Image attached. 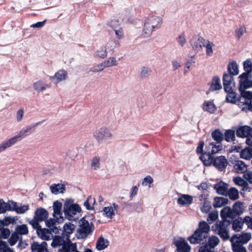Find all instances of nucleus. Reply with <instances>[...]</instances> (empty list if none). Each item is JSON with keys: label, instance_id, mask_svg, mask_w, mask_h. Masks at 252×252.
<instances>
[{"label": "nucleus", "instance_id": "obj_22", "mask_svg": "<svg viewBox=\"0 0 252 252\" xmlns=\"http://www.w3.org/2000/svg\"><path fill=\"white\" fill-rule=\"evenodd\" d=\"M248 165L242 160H236L233 166V169L237 173H243L247 170Z\"/></svg>", "mask_w": 252, "mask_h": 252}, {"label": "nucleus", "instance_id": "obj_58", "mask_svg": "<svg viewBox=\"0 0 252 252\" xmlns=\"http://www.w3.org/2000/svg\"><path fill=\"white\" fill-rule=\"evenodd\" d=\"M16 232L21 235H25L28 233V228L26 225H19L16 227Z\"/></svg>", "mask_w": 252, "mask_h": 252}, {"label": "nucleus", "instance_id": "obj_8", "mask_svg": "<svg viewBox=\"0 0 252 252\" xmlns=\"http://www.w3.org/2000/svg\"><path fill=\"white\" fill-rule=\"evenodd\" d=\"M243 96L238 102L239 107L243 111L252 112V92L244 93Z\"/></svg>", "mask_w": 252, "mask_h": 252}, {"label": "nucleus", "instance_id": "obj_11", "mask_svg": "<svg viewBox=\"0 0 252 252\" xmlns=\"http://www.w3.org/2000/svg\"><path fill=\"white\" fill-rule=\"evenodd\" d=\"M174 244L177 247L178 252H189L190 248L184 238L181 237L175 238Z\"/></svg>", "mask_w": 252, "mask_h": 252}, {"label": "nucleus", "instance_id": "obj_61", "mask_svg": "<svg viewBox=\"0 0 252 252\" xmlns=\"http://www.w3.org/2000/svg\"><path fill=\"white\" fill-rule=\"evenodd\" d=\"M219 217L218 212L217 211H213L211 212L207 219V221L209 223H211L216 220Z\"/></svg>", "mask_w": 252, "mask_h": 252}, {"label": "nucleus", "instance_id": "obj_50", "mask_svg": "<svg viewBox=\"0 0 252 252\" xmlns=\"http://www.w3.org/2000/svg\"><path fill=\"white\" fill-rule=\"evenodd\" d=\"M103 63L106 68L116 66L118 64L117 59L114 57L109 58L107 60L104 61Z\"/></svg>", "mask_w": 252, "mask_h": 252}, {"label": "nucleus", "instance_id": "obj_34", "mask_svg": "<svg viewBox=\"0 0 252 252\" xmlns=\"http://www.w3.org/2000/svg\"><path fill=\"white\" fill-rule=\"evenodd\" d=\"M245 208L244 203L240 201H237L233 204L232 209L237 216L243 214L245 210Z\"/></svg>", "mask_w": 252, "mask_h": 252}, {"label": "nucleus", "instance_id": "obj_54", "mask_svg": "<svg viewBox=\"0 0 252 252\" xmlns=\"http://www.w3.org/2000/svg\"><path fill=\"white\" fill-rule=\"evenodd\" d=\"M195 63V60L192 56L185 64L184 67V74H187L191 69Z\"/></svg>", "mask_w": 252, "mask_h": 252}, {"label": "nucleus", "instance_id": "obj_29", "mask_svg": "<svg viewBox=\"0 0 252 252\" xmlns=\"http://www.w3.org/2000/svg\"><path fill=\"white\" fill-rule=\"evenodd\" d=\"M193 201V197L188 194H183L177 199V203L181 206L189 205Z\"/></svg>", "mask_w": 252, "mask_h": 252}, {"label": "nucleus", "instance_id": "obj_53", "mask_svg": "<svg viewBox=\"0 0 252 252\" xmlns=\"http://www.w3.org/2000/svg\"><path fill=\"white\" fill-rule=\"evenodd\" d=\"M244 69L245 73H250L252 71V60L250 59H247L243 62Z\"/></svg>", "mask_w": 252, "mask_h": 252}, {"label": "nucleus", "instance_id": "obj_49", "mask_svg": "<svg viewBox=\"0 0 252 252\" xmlns=\"http://www.w3.org/2000/svg\"><path fill=\"white\" fill-rule=\"evenodd\" d=\"M212 136L213 139L218 143H220L223 139L222 133L219 130H215L213 131Z\"/></svg>", "mask_w": 252, "mask_h": 252}, {"label": "nucleus", "instance_id": "obj_63", "mask_svg": "<svg viewBox=\"0 0 252 252\" xmlns=\"http://www.w3.org/2000/svg\"><path fill=\"white\" fill-rule=\"evenodd\" d=\"M246 32V28L244 26H242L235 31V35L238 39H240Z\"/></svg>", "mask_w": 252, "mask_h": 252}, {"label": "nucleus", "instance_id": "obj_1", "mask_svg": "<svg viewBox=\"0 0 252 252\" xmlns=\"http://www.w3.org/2000/svg\"><path fill=\"white\" fill-rule=\"evenodd\" d=\"M162 24V19L156 15H149L145 21L142 35L143 37H149L153 31L159 29Z\"/></svg>", "mask_w": 252, "mask_h": 252}, {"label": "nucleus", "instance_id": "obj_20", "mask_svg": "<svg viewBox=\"0 0 252 252\" xmlns=\"http://www.w3.org/2000/svg\"><path fill=\"white\" fill-rule=\"evenodd\" d=\"M49 213L47 211L42 208H37L34 215V218L36 220L40 221H42L45 220L48 217Z\"/></svg>", "mask_w": 252, "mask_h": 252}, {"label": "nucleus", "instance_id": "obj_4", "mask_svg": "<svg viewBox=\"0 0 252 252\" xmlns=\"http://www.w3.org/2000/svg\"><path fill=\"white\" fill-rule=\"evenodd\" d=\"M93 137L98 144H101L111 140L113 138V135L110 129L103 126L94 132Z\"/></svg>", "mask_w": 252, "mask_h": 252}, {"label": "nucleus", "instance_id": "obj_39", "mask_svg": "<svg viewBox=\"0 0 252 252\" xmlns=\"http://www.w3.org/2000/svg\"><path fill=\"white\" fill-rule=\"evenodd\" d=\"M119 46V43L118 41L115 40H109L105 46L106 48L107 51L109 52L113 53L114 50Z\"/></svg>", "mask_w": 252, "mask_h": 252}, {"label": "nucleus", "instance_id": "obj_21", "mask_svg": "<svg viewBox=\"0 0 252 252\" xmlns=\"http://www.w3.org/2000/svg\"><path fill=\"white\" fill-rule=\"evenodd\" d=\"M37 233L40 238L44 240H49L53 237L52 231L47 228L38 229Z\"/></svg>", "mask_w": 252, "mask_h": 252}, {"label": "nucleus", "instance_id": "obj_36", "mask_svg": "<svg viewBox=\"0 0 252 252\" xmlns=\"http://www.w3.org/2000/svg\"><path fill=\"white\" fill-rule=\"evenodd\" d=\"M31 130V127L28 126L26 128L21 129L17 135L13 136L17 142L24 139L27 136V133Z\"/></svg>", "mask_w": 252, "mask_h": 252}, {"label": "nucleus", "instance_id": "obj_7", "mask_svg": "<svg viewBox=\"0 0 252 252\" xmlns=\"http://www.w3.org/2000/svg\"><path fill=\"white\" fill-rule=\"evenodd\" d=\"M239 78V90L241 94L239 100L244 96L243 94L245 92H251L246 91V89L252 87V80L249 77V74L243 73L238 77Z\"/></svg>", "mask_w": 252, "mask_h": 252}, {"label": "nucleus", "instance_id": "obj_3", "mask_svg": "<svg viewBox=\"0 0 252 252\" xmlns=\"http://www.w3.org/2000/svg\"><path fill=\"white\" fill-rule=\"evenodd\" d=\"M63 209L65 218L70 220L75 221L80 216L81 209L77 204H70L69 202L66 201L64 204Z\"/></svg>", "mask_w": 252, "mask_h": 252}, {"label": "nucleus", "instance_id": "obj_37", "mask_svg": "<svg viewBox=\"0 0 252 252\" xmlns=\"http://www.w3.org/2000/svg\"><path fill=\"white\" fill-rule=\"evenodd\" d=\"M227 198L222 197H216L214 199L213 206L215 208H220L227 204Z\"/></svg>", "mask_w": 252, "mask_h": 252}, {"label": "nucleus", "instance_id": "obj_19", "mask_svg": "<svg viewBox=\"0 0 252 252\" xmlns=\"http://www.w3.org/2000/svg\"><path fill=\"white\" fill-rule=\"evenodd\" d=\"M209 85L210 86L209 91L211 92L220 90L222 88L220 80L218 76H214L209 82Z\"/></svg>", "mask_w": 252, "mask_h": 252}, {"label": "nucleus", "instance_id": "obj_15", "mask_svg": "<svg viewBox=\"0 0 252 252\" xmlns=\"http://www.w3.org/2000/svg\"><path fill=\"white\" fill-rule=\"evenodd\" d=\"M227 161L224 156H221L214 159L213 164L220 171L224 170L227 165Z\"/></svg>", "mask_w": 252, "mask_h": 252}, {"label": "nucleus", "instance_id": "obj_43", "mask_svg": "<svg viewBox=\"0 0 252 252\" xmlns=\"http://www.w3.org/2000/svg\"><path fill=\"white\" fill-rule=\"evenodd\" d=\"M75 226L74 224L68 222L65 223L63 226V231L66 234L65 236H68L70 234L72 233L75 230Z\"/></svg>", "mask_w": 252, "mask_h": 252}, {"label": "nucleus", "instance_id": "obj_17", "mask_svg": "<svg viewBox=\"0 0 252 252\" xmlns=\"http://www.w3.org/2000/svg\"><path fill=\"white\" fill-rule=\"evenodd\" d=\"M33 89L37 93L43 92L50 88V85L43 80H39L33 84Z\"/></svg>", "mask_w": 252, "mask_h": 252}, {"label": "nucleus", "instance_id": "obj_30", "mask_svg": "<svg viewBox=\"0 0 252 252\" xmlns=\"http://www.w3.org/2000/svg\"><path fill=\"white\" fill-rule=\"evenodd\" d=\"M252 128L251 127L245 126H241L237 129L236 131V135L240 137H245L249 136V134L251 132Z\"/></svg>", "mask_w": 252, "mask_h": 252}, {"label": "nucleus", "instance_id": "obj_26", "mask_svg": "<svg viewBox=\"0 0 252 252\" xmlns=\"http://www.w3.org/2000/svg\"><path fill=\"white\" fill-rule=\"evenodd\" d=\"M17 143L13 137L3 141L0 144V153L4 151L6 149L11 147Z\"/></svg>", "mask_w": 252, "mask_h": 252}, {"label": "nucleus", "instance_id": "obj_60", "mask_svg": "<svg viewBox=\"0 0 252 252\" xmlns=\"http://www.w3.org/2000/svg\"><path fill=\"white\" fill-rule=\"evenodd\" d=\"M153 179L150 176H147L143 179L141 184L144 187L151 188V185L153 184Z\"/></svg>", "mask_w": 252, "mask_h": 252}, {"label": "nucleus", "instance_id": "obj_57", "mask_svg": "<svg viewBox=\"0 0 252 252\" xmlns=\"http://www.w3.org/2000/svg\"><path fill=\"white\" fill-rule=\"evenodd\" d=\"M105 68H106V67L103 62L96 65L91 67L90 70L92 72L96 73L102 71Z\"/></svg>", "mask_w": 252, "mask_h": 252}, {"label": "nucleus", "instance_id": "obj_40", "mask_svg": "<svg viewBox=\"0 0 252 252\" xmlns=\"http://www.w3.org/2000/svg\"><path fill=\"white\" fill-rule=\"evenodd\" d=\"M208 148L209 149H211V151H210V153L212 155L218 153L222 149V146L220 145V143L218 142L216 143L214 142L210 143Z\"/></svg>", "mask_w": 252, "mask_h": 252}, {"label": "nucleus", "instance_id": "obj_14", "mask_svg": "<svg viewBox=\"0 0 252 252\" xmlns=\"http://www.w3.org/2000/svg\"><path fill=\"white\" fill-rule=\"evenodd\" d=\"M118 205L115 203L110 206L105 207L102 210L103 215L108 219H112L115 215L117 211Z\"/></svg>", "mask_w": 252, "mask_h": 252}, {"label": "nucleus", "instance_id": "obj_42", "mask_svg": "<svg viewBox=\"0 0 252 252\" xmlns=\"http://www.w3.org/2000/svg\"><path fill=\"white\" fill-rule=\"evenodd\" d=\"M220 242L219 238L216 236H211L208 239V246L213 249L219 245Z\"/></svg>", "mask_w": 252, "mask_h": 252}, {"label": "nucleus", "instance_id": "obj_48", "mask_svg": "<svg viewBox=\"0 0 252 252\" xmlns=\"http://www.w3.org/2000/svg\"><path fill=\"white\" fill-rule=\"evenodd\" d=\"M203 109L209 113H213L216 111V107L212 101H206L204 103Z\"/></svg>", "mask_w": 252, "mask_h": 252}, {"label": "nucleus", "instance_id": "obj_62", "mask_svg": "<svg viewBox=\"0 0 252 252\" xmlns=\"http://www.w3.org/2000/svg\"><path fill=\"white\" fill-rule=\"evenodd\" d=\"M29 209V206L28 205H23L20 206L16 205L15 212L19 214H22L25 213Z\"/></svg>", "mask_w": 252, "mask_h": 252}, {"label": "nucleus", "instance_id": "obj_45", "mask_svg": "<svg viewBox=\"0 0 252 252\" xmlns=\"http://www.w3.org/2000/svg\"><path fill=\"white\" fill-rule=\"evenodd\" d=\"M96 56L100 59H104L107 56V50L105 46L99 47L96 51Z\"/></svg>", "mask_w": 252, "mask_h": 252}, {"label": "nucleus", "instance_id": "obj_23", "mask_svg": "<svg viewBox=\"0 0 252 252\" xmlns=\"http://www.w3.org/2000/svg\"><path fill=\"white\" fill-rule=\"evenodd\" d=\"M47 244L45 242L39 244L37 242H33L31 246L32 252H48Z\"/></svg>", "mask_w": 252, "mask_h": 252}, {"label": "nucleus", "instance_id": "obj_32", "mask_svg": "<svg viewBox=\"0 0 252 252\" xmlns=\"http://www.w3.org/2000/svg\"><path fill=\"white\" fill-rule=\"evenodd\" d=\"M205 40L202 37L195 38L190 41L191 45L194 50L199 51L205 43Z\"/></svg>", "mask_w": 252, "mask_h": 252}, {"label": "nucleus", "instance_id": "obj_44", "mask_svg": "<svg viewBox=\"0 0 252 252\" xmlns=\"http://www.w3.org/2000/svg\"><path fill=\"white\" fill-rule=\"evenodd\" d=\"M197 230L207 235V234L210 230V227L209 225L206 221H202L200 222L199 224V228Z\"/></svg>", "mask_w": 252, "mask_h": 252}, {"label": "nucleus", "instance_id": "obj_51", "mask_svg": "<svg viewBox=\"0 0 252 252\" xmlns=\"http://www.w3.org/2000/svg\"><path fill=\"white\" fill-rule=\"evenodd\" d=\"M233 252H246V249L242 244L235 242H231Z\"/></svg>", "mask_w": 252, "mask_h": 252}, {"label": "nucleus", "instance_id": "obj_5", "mask_svg": "<svg viewBox=\"0 0 252 252\" xmlns=\"http://www.w3.org/2000/svg\"><path fill=\"white\" fill-rule=\"evenodd\" d=\"M222 221H217L212 226V230L216 234L219 235L223 240L226 241L229 238V233L228 226L229 224Z\"/></svg>", "mask_w": 252, "mask_h": 252}, {"label": "nucleus", "instance_id": "obj_18", "mask_svg": "<svg viewBox=\"0 0 252 252\" xmlns=\"http://www.w3.org/2000/svg\"><path fill=\"white\" fill-rule=\"evenodd\" d=\"M207 235L199 231L197 229L189 238V240L191 244H198L202 242L206 238Z\"/></svg>", "mask_w": 252, "mask_h": 252}, {"label": "nucleus", "instance_id": "obj_27", "mask_svg": "<svg viewBox=\"0 0 252 252\" xmlns=\"http://www.w3.org/2000/svg\"><path fill=\"white\" fill-rule=\"evenodd\" d=\"M109 241L108 239L104 238L102 236L99 237L96 243V249L98 251H102L108 247Z\"/></svg>", "mask_w": 252, "mask_h": 252}, {"label": "nucleus", "instance_id": "obj_24", "mask_svg": "<svg viewBox=\"0 0 252 252\" xmlns=\"http://www.w3.org/2000/svg\"><path fill=\"white\" fill-rule=\"evenodd\" d=\"M234 88H231L229 91L224 90L225 92L227 93L226 96V102L231 103H235L237 102V105H238V102L239 99L238 100L236 94L234 91Z\"/></svg>", "mask_w": 252, "mask_h": 252}, {"label": "nucleus", "instance_id": "obj_41", "mask_svg": "<svg viewBox=\"0 0 252 252\" xmlns=\"http://www.w3.org/2000/svg\"><path fill=\"white\" fill-rule=\"evenodd\" d=\"M203 46L206 48V55L211 56L213 54V48L215 47V44L212 42L207 40L203 44Z\"/></svg>", "mask_w": 252, "mask_h": 252}, {"label": "nucleus", "instance_id": "obj_52", "mask_svg": "<svg viewBox=\"0 0 252 252\" xmlns=\"http://www.w3.org/2000/svg\"><path fill=\"white\" fill-rule=\"evenodd\" d=\"M224 139L227 142H231L235 139V132L232 130H227L224 133Z\"/></svg>", "mask_w": 252, "mask_h": 252}, {"label": "nucleus", "instance_id": "obj_46", "mask_svg": "<svg viewBox=\"0 0 252 252\" xmlns=\"http://www.w3.org/2000/svg\"><path fill=\"white\" fill-rule=\"evenodd\" d=\"M233 181L236 185L241 187H243L244 189L246 190H248L249 191H250L249 188L248 187V184L241 177H236L233 179Z\"/></svg>", "mask_w": 252, "mask_h": 252}, {"label": "nucleus", "instance_id": "obj_10", "mask_svg": "<svg viewBox=\"0 0 252 252\" xmlns=\"http://www.w3.org/2000/svg\"><path fill=\"white\" fill-rule=\"evenodd\" d=\"M220 216L222 220L228 224H230L237 216L232 208L229 207H224L220 212Z\"/></svg>", "mask_w": 252, "mask_h": 252}, {"label": "nucleus", "instance_id": "obj_28", "mask_svg": "<svg viewBox=\"0 0 252 252\" xmlns=\"http://www.w3.org/2000/svg\"><path fill=\"white\" fill-rule=\"evenodd\" d=\"M53 207L54 210V217L58 220L59 219H62V213L61 211L62 204L58 201H56L54 202Z\"/></svg>", "mask_w": 252, "mask_h": 252}, {"label": "nucleus", "instance_id": "obj_31", "mask_svg": "<svg viewBox=\"0 0 252 252\" xmlns=\"http://www.w3.org/2000/svg\"><path fill=\"white\" fill-rule=\"evenodd\" d=\"M228 185L222 182H220L215 185L214 188L218 193L222 195H226L227 193Z\"/></svg>", "mask_w": 252, "mask_h": 252}, {"label": "nucleus", "instance_id": "obj_38", "mask_svg": "<svg viewBox=\"0 0 252 252\" xmlns=\"http://www.w3.org/2000/svg\"><path fill=\"white\" fill-rule=\"evenodd\" d=\"M227 69L229 73L233 75H237L239 73L238 66L235 61H233L228 64Z\"/></svg>", "mask_w": 252, "mask_h": 252}, {"label": "nucleus", "instance_id": "obj_13", "mask_svg": "<svg viewBox=\"0 0 252 252\" xmlns=\"http://www.w3.org/2000/svg\"><path fill=\"white\" fill-rule=\"evenodd\" d=\"M67 77V71L63 69H60L56 72L53 76H50V79L54 84H57L65 80Z\"/></svg>", "mask_w": 252, "mask_h": 252}, {"label": "nucleus", "instance_id": "obj_9", "mask_svg": "<svg viewBox=\"0 0 252 252\" xmlns=\"http://www.w3.org/2000/svg\"><path fill=\"white\" fill-rule=\"evenodd\" d=\"M244 223H245L248 227L252 230V218L249 216L245 217L244 220L239 218L233 220L232 224V229L236 232L240 231L242 228Z\"/></svg>", "mask_w": 252, "mask_h": 252}, {"label": "nucleus", "instance_id": "obj_16", "mask_svg": "<svg viewBox=\"0 0 252 252\" xmlns=\"http://www.w3.org/2000/svg\"><path fill=\"white\" fill-rule=\"evenodd\" d=\"M223 85L224 90L229 91L230 88L235 87L233 75L226 73L223 76Z\"/></svg>", "mask_w": 252, "mask_h": 252}, {"label": "nucleus", "instance_id": "obj_35", "mask_svg": "<svg viewBox=\"0 0 252 252\" xmlns=\"http://www.w3.org/2000/svg\"><path fill=\"white\" fill-rule=\"evenodd\" d=\"M240 157L245 160H250L252 158V149L246 147L242 149L240 153Z\"/></svg>", "mask_w": 252, "mask_h": 252}, {"label": "nucleus", "instance_id": "obj_64", "mask_svg": "<svg viewBox=\"0 0 252 252\" xmlns=\"http://www.w3.org/2000/svg\"><path fill=\"white\" fill-rule=\"evenodd\" d=\"M177 41L179 45H180L182 47L185 46L187 43V40L184 32L182 33L180 35H179V36L177 38Z\"/></svg>", "mask_w": 252, "mask_h": 252}, {"label": "nucleus", "instance_id": "obj_55", "mask_svg": "<svg viewBox=\"0 0 252 252\" xmlns=\"http://www.w3.org/2000/svg\"><path fill=\"white\" fill-rule=\"evenodd\" d=\"M95 202V199L94 197L90 196L84 203V206L87 210H92L93 209V205Z\"/></svg>", "mask_w": 252, "mask_h": 252}, {"label": "nucleus", "instance_id": "obj_33", "mask_svg": "<svg viewBox=\"0 0 252 252\" xmlns=\"http://www.w3.org/2000/svg\"><path fill=\"white\" fill-rule=\"evenodd\" d=\"M212 155V154L210 153V151H208V153L205 152L200 156V158L205 166H209L213 164L214 159Z\"/></svg>", "mask_w": 252, "mask_h": 252}, {"label": "nucleus", "instance_id": "obj_56", "mask_svg": "<svg viewBox=\"0 0 252 252\" xmlns=\"http://www.w3.org/2000/svg\"><path fill=\"white\" fill-rule=\"evenodd\" d=\"M0 252H14L4 241H0Z\"/></svg>", "mask_w": 252, "mask_h": 252}, {"label": "nucleus", "instance_id": "obj_47", "mask_svg": "<svg viewBox=\"0 0 252 252\" xmlns=\"http://www.w3.org/2000/svg\"><path fill=\"white\" fill-rule=\"evenodd\" d=\"M226 195H228L230 199L231 200H235L239 197V191L236 189L234 188H231L228 190H227V193Z\"/></svg>", "mask_w": 252, "mask_h": 252}, {"label": "nucleus", "instance_id": "obj_2", "mask_svg": "<svg viewBox=\"0 0 252 252\" xmlns=\"http://www.w3.org/2000/svg\"><path fill=\"white\" fill-rule=\"evenodd\" d=\"M51 246L57 248L58 252H72L71 248L74 246L69 239L68 236H55L51 243Z\"/></svg>", "mask_w": 252, "mask_h": 252}, {"label": "nucleus", "instance_id": "obj_12", "mask_svg": "<svg viewBox=\"0 0 252 252\" xmlns=\"http://www.w3.org/2000/svg\"><path fill=\"white\" fill-rule=\"evenodd\" d=\"M251 239V234L250 233H243L241 234L233 235L230 239L231 242L237 243L242 245L248 243Z\"/></svg>", "mask_w": 252, "mask_h": 252}, {"label": "nucleus", "instance_id": "obj_6", "mask_svg": "<svg viewBox=\"0 0 252 252\" xmlns=\"http://www.w3.org/2000/svg\"><path fill=\"white\" fill-rule=\"evenodd\" d=\"M93 224L90 223L85 218L79 221V228L77 229L76 236L78 239L86 238L93 230Z\"/></svg>", "mask_w": 252, "mask_h": 252}, {"label": "nucleus", "instance_id": "obj_59", "mask_svg": "<svg viewBox=\"0 0 252 252\" xmlns=\"http://www.w3.org/2000/svg\"><path fill=\"white\" fill-rule=\"evenodd\" d=\"M211 208L210 203L205 199L201 206L200 209L202 212L207 213L210 211Z\"/></svg>", "mask_w": 252, "mask_h": 252}, {"label": "nucleus", "instance_id": "obj_25", "mask_svg": "<svg viewBox=\"0 0 252 252\" xmlns=\"http://www.w3.org/2000/svg\"><path fill=\"white\" fill-rule=\"evenodd\" d=\"M50 190L54 194L63 193L65 190V187L63 184H54L50 186Z\"/></svg>", "mask_w": 252, "mask_h": 252}]
</instances>
